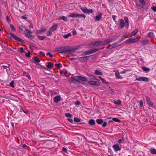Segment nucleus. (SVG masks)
<instances>
[{
  "label": "nucleus",
  "mask_w": 156,
  "mask_h": 156,
  "mask_svg": "<svg viewBox=\"0 0 156 156\" xmlns=\"http://www.w3.org/2000/svg\"><path fill=\"white\" fill-rule=\"evenodd\" d=\"M75 48H73L70 47L66 46L64 47H59L56 48L55 51L60 53H64L65 54H70L75 52Z\"/></svg>",
  "instance_id": "obj_1"
},
{
  "label": "nucleus",
  "mask_w": 156,
  "mask_h": 156,
  "mask_svg": "<svg viewBox=\"0 0 156 156\" xmlns=\"http://www.w3.org/2000/svg\"><path fill=\"white\" fill-rule=\"evenodd\" d=\"M25 35L26 37L32 40L34 38V37L32 35L33 33L29 29H26L24 31Z\"/></svg>",
  "instance_id": "obj_2"
},
{
  "label": "nucleus",
  "mask_w": 156,
  "mask_h": 156,
  "mask_svg": "<svg viewBox=\"0 0 156 156\" xmlns=\"http://www.w3.org/2000/svg\"><path fill=\"white\" fill-rule=\"evenodd\" d=\"M99 50V49L98 48H93L84 51L82 55H90L98 51Z\"/></svg>",
  "instance_id": "obj_3"
},
{
  "label": "nucleus",
  "mask_w": 156,
  "mask_h": 156,
  "mask_svg": "<svg viewBox=\"0 0 156 156\" xmlns=\"http://www.w3.org/2000/svg\"><path fill=\"white\" fill-rule=\"evenodd\" d=\"M10 34L12 37L15 40L18 41L20 43H21L22 44H23L25 43L24 41L20 37H17L15 35H14L13 34L10 33Z\"/></svg>",
  "instance_id": "obj_4"
},
{
  "label": "nucleus",
  "mask_w": 156,
  "mask_h": 156,
  "mask_svg": "<svg viewBox=\"0 0 156 156\" xmlns=\"http://www.w3.org/2000/svg\"><path fill=\"white\" fill-rule=\"evenodd\" d=\"M97 81L94 80L89 81L88 83L91 85L98 86H100V83H99L100 80L98 79L96 80Z\"/></svg>",
  "instance_id": "obj_5"
},
{
  "label": "nucleus",
  "mask_w": 156,
  "mask_h": 156,
  "mask_svg": "<svg viewBox=\"0 0 156 156\" xmlns=\"http://www.w3.org/2000/svg\"><path fill=\"white\" fill-rule=\"evenodd\" d=\"M138 41V39L130 38L127 40L126 41V43L127 44H133L136 42Z\"/></svg>",
  "instance_id": "obj_6"
},
{
  "label": "nucleus",
  "mask_w": 156,
  "mask_h": 156,
  "mask_svg": "<svg viewBox=\"0 0 156 156\" xmlns=\"http://www.w3.org/2000/svg\"><path fill=\"white\" fill-rule=\"evenodd\" d=\"M136 80H138L140 81H144L145 82H147L148 81V78L147 77H141L140 78H136Z\"/></svg>",
  "instance_id": "obj_7"
},
{
  "label": "nucleus",
  "mask_w": 156,
  "mask_h": 156,
  "mask_svg": "<svg viewBox=\"0 0 156 156\" xmlns=\"http://www.w3.org/2000/svg\"><path fill=\"white\" fill-rule=\"evenodd\" d=\"M146 98L147 104H148L150 107H152L153 103L152 101H151L150 98L149 97L146 96Z\"/></svg>",
  "instance_id": "obj_8"
},
{
  "label": "nucleus",
  "mask_w": 156,
  "mask_h": 156,
  "mask_svg": "<svg viewBox=\"0 0 156 156\" xmlns=\"http://www.w3.org/2000/svg\"><path fill=\"white\" fill-rule=\"evenodd\" d=\"M90 56H88L80 57L79 58V60L81 62H85L87 60Z\"/></svg>",
  "instance_id": "obj_9"
},
{
  "label": "nucleus",
  "mask_w": 156,
  "mask_h": 156,
  "mask_svg": "<svg viewBox=\"0 0 156 156\" xmlns=\"http://www.w3.org/2000/svg\"><path fill=\"white\" fill-rule=\"evenodd\" d=\"M125 26V22L122 19H121L119 20V27L121 29H123Z\"/></svg>",
  "instance_id": "obj_10"
},
{
  "label": "nucleus",
  "mask_w": 156,
  "mask_h": 156,
  "mask_svg": "<svg viewBox=\"0 0 156 156\" xmlns=\"http://www.w3.org/2000/svg\"><path fill=\"white\" fill-rule=\"evenodd\" d=\"M53 100L56 103H58V101L61 100V97L60 95H58L55 97L54 99Z\"/></svg>",
  "instance_id": "obj_11"
},
{
  "label": "nucleus",
  "mask_w": 156,
  "mask_h": 156,
  "mask_svg": "<svg viewBox=\"0 0 156 156\" xmlns=\"http://www.w3.org/2000/svg\"><path fill=\"white\" fill-rule=\"evenodd\" d=\"M102 41H97L94 42H93L92 43V44L93 46H96L97 47L99 45L102 44Z\"/></svg>",
  "instance_id": "obj_12"
},
{
  "label": "nucleus",
  "mask_w": 156,
  "mask_h": 156,
  "mask_svg": "<svg viewBox=\"0 0 156 156\" xmlns=\"http://www.w3.org/2000/svg\"><path fill=\"white\" fill-rule=\"evenodd\" d=\"M76 77L77 79L81 80L83 81H86L87 80L86 77H85L82 76H76Z\"/></svg>",
  "instance_id": "obj_13"
},
{
  "label": "nucleus",
  "mask_w": 156,
  "mask_h": 156,
  "mask_svg": "<svg viewBox=\"0 0 156 156\" xmlns=\"http://www.w3.org/2000/svg\"><path fill=\"white\" fill-rule=\"evenodd\" d=\"M112 147L116 151H120L121 149V148L119 147V145L118 144H116L112 146Z\"/></svg>",
  "instance_id": "obj_14"
},
{
  "label": "nucleus",
  "mask_w": 156,
  "mask_h": 156,
  "mask_svg": "<svg viewBox=\"0 0 156 156\" xmlns=\"http://www.w3.org/2000/svg\"><path fill=\"white\" fill-rule=\"evenodd\" d=\"M112 42L111 39H107L104 41H102V45L105 46L108 44L109 43Z\"/></svg>",
  "instance_id": "obj_15"
},
{
  "label": "nucleus",
  "mask_w": 156,
  "mask_h": 156,
  "mask_svg": "<svg viewBox=\"0 0 156 156\" xmlns=\"http://www.w3.org/2000/svg\"><path fill=\"white\" fill-rule=\"evenodd\" d=\"M58 27V24L56 23L53 25L51 28V30L52 31H53L56 30Z\"/></svg>",
  "instance_id": "obj_16"
},
{
  "label": "nucleus",
  "mask_w": 156,
  "mask_h": 156,
  "mask_svg": "<svg viewBox=\"0 0 156 156\" xmlns=\"http://www.w3.org/2000/svg\"><path fill=\"white\" fill-rule=\"evenodd\" d=\"M102 16V14L101 13H100L98 14V15H97L95 17V19L97 21H99L101 20V18Z\"/></svg>",
  "instance_id": "obj_17"
},
{
  "label": "nucleus",
  "mask_w": 156,
  "mask_h": 156,
  "mask_svg": "<svg viewBox=\"0 0 156 156\" xmlns=\"http://www.w3.org/2000/svg\"><path fill=\"white\" fill-rule=\"evenodd\" d=\"M46 66L48 68H53L54 66V64L51 62H48L47 63V65Z\"/></svg>",
  "instance_id": "obj_18"
},
{
  "label": "nucleus",
  "mask_w": 156,
  "mask_h": 156,
  "mask_svg": "<svg viewBox=\"0 0 156 156\" xmlns=\"http://www.w3.org/2000/svg\"><path fill=\"white\" fill-rule=\"evenodd\" d=\"M78 13H72L68 16V17H70L73 18L78 17Z\"/></svg>",
  "instance_id": "obj_19"
},
{
  "label": "nucleus",
  "mask_w": 156,
  "mask_h": 156,
  "mask_svg": "<svg viewBox=\"0 0 156 156\" xmlns=\"http://www.w3.org/2000/svg\"><path fill=\"white\" fill-rule=\"evenodd\" d=\"M81 9L83 13H87L88 9L85 7H82L80 8Z\"/></svg>",
  "instance_id": "obj_20"
},
{
  "label": "nucleus",
  "mask_w": 156,
  "mask_h": 156,
  "mask_svg": "<svg viewBox=\"0 0 156 156\" xmlns=\"http://www.w3.org/2000/svg\"><path fill=\"white\" fill-rule=\"evenodd\" d=\"M88 123L90 125H94L95 124V122L94 119H90L89 120Z\"/></svg>",
  "instance_id": "obj_21"
},
{
  "label": "nucleus",
  "mask_w": 156,
  "mask_h": 156,
  "mask_svg": "<svg viewBox=\"0 0 156 156\" xmlns=\"http://www.w3.org/2000/svg\"><path fill=\"white\" fill-rule=\"evenodd\" d=\"M34 63L38 64H39L38 63L40 62V60L39 58L37 56H35L34 57Z\"/></svg>",
  "instance_id": "obj_22"
},
{
  "label": "nucleus",
  "mask_w": 156,
  "mask_h": 156,
  "mask_svg": "<svg viewBox=\"0 0 156 156\" xmlns=\"http://www.w3.org/2000/svg\"><path fill=\"white\" fill-rule=\"evenodd\" d=\"M20 112H23L27 114H28L29 113V111L27 110H25L24 109H23V108L21 107H20Z\"/></svg>",
  "instance_id": "obj_23"
},
{
  "label": "nucleus",
  "mask_w": 156,
  "mask_h": 156,
  "mask_svg": "<svg viewBox=\"0 0 156 156\" xmlns=\"http://www.w3.org/2000/svg\"><path fill=\"white\" fill-rule=\"evenodd\" d=\"M23 75L27 77L29 79H31V77L30 75L28 73L25 71L23 72Z\"/></svg>",
  "instance_id": "obj_24"
},
{
  "label": "nucleus",
  "mask_w": 156,
  "mask_h": 156,
  "mask_svg": "<svg viewBox=\"0 0 156 156\" xmlns=\"http://www.w3.org/2000/svg\"><path fill=\"white\" fill-rule=\"evenodd\" d=\"M150 153L153 154H156V149L154 148H151L150 150Z\"/></svg>",
  "instance_id": "obj_25"
},
{
  "label": "nucleus",
  "mask_w": 156,
  "mask_h": 156,
  "mask_svg": "<svg viewBox=\"0 0 156 156\" xmlns=\"http://www.w3.org/2000/svg\"><path fill=\"white\" fill-rule=\"evenodd\" d=\"M96 122L99 125L102 124L103 122V120L101 119H96Z\"/></svg>",
  "instance_id": "obj_26"
},
{
  "label": "nucleus",
  "mask_w": 156,
  "mask_h": 156,
  "mask_svg": "<svg viewBox=\"0 0 156 156\" xmlns=\"http://www.w3.org/2000/svg\"><path fill=\"white\" fill-rule=\"evenodd\" d=\"M72 34L71 33H69L68 34H64L63 35V37L65 39H67L69 37L71 36Z\"/></svg>",
  "instance_id": "obj_27"
},
{
  "label": "nucleus",
  "mask_w": 156,
  "mask_h": 156,
  "mask_svg": "<svg viewBox=\"0 0 156 156\" xmlns=\"http://www.w3.org/2000/svg\"><path fill=\"white\" fill-rule=\"evenodd\" d=\"M143 45H145L149 43V41L147 40H144L142 41Z\"/></svg>",
  "instance_id": "obj_28"
},
{
  "label": "nucleus",
  "mask_w": 156,
  "mask_h": 156,
  "mask_svg": "<svg viewBox=\"0 0 156 156\" xmlns=\"http://www.w3.org/2000/svg\"><path fill=\"white\" fill-rule=\"evenodd\" d=\"M115 75L117 78L122 79V77H121L120 76L119 73V72H115Z\"/></svg>",
  "instance_id": "obj_29"
},
{
  "label": "nucleus",
  "mask_w": 156,
  "mask_h": 156,
  "mask_svg": "<svg viewBox=\"0 0 156 156\" xmlns=\"http://www.w3.org/2000/svg\"><path fill=\"white\" fill-rule=\"evenodd\" d=\"M124 20L126 23V25L127 26V27H129V20L127 17H124Z\"/></svg>",
  "instance_id": "obj_30"
},
{
  "label": "nucleus",
  "mask_w": 156,
  "mask_h": 156,
  "mask_svg": "<svg viewBox=\"0 0 156 156\" xmlns=\"http://www.w3.org/2000/svg\"><path fill=\"white\" fill-rule=\"evenodd\" d=\"M46 30V28L44 29H41L40 30H38L36 31V33L40 34L41 33L44 32V31Z\"/></svg>",
  "instance_id": "obj_31"
},
{
  "label": "nucleus",
  "mask_w": 156,
  "mask_h": 156,
  "mask_svg": "<svg viewBox=\"0 0 156 156\" xmlns=\"http://www.w3.org/2000/svg\"><path fill=\"white\" fill-rule=\"evenodd\" d=\"M59 20H62L65 21H68V20L67 19V17L64 16H62L60 17L59 18Z\"/></svg>",
  "instance_id": "obj_32"
},
{
  "label": "nucleus",
  "mask_w": 156,
  "mask_h": 156,
  "mask_svg": "<svg viewBox=\"0 0 156 156\" xmlns=\"http://www.w3.org/2000/svg\"><path fill=\"white\" fill-rule=\"evenodd\" d=\"M55 67L57 68H60L63 67L62 66L61 64L60 63H59L58 64H55Z\"/></svg>",
  "instance_id": "obj_33"
},
{
  "label": "nucleus",
  "mask_w": 156,
  "mask_h": 156,
  "mask_svg": "<svg viewBox=\"0 0 156 156\" xmlns=\"http://www.w3.org/2000/svg\"><path fill=\"white\" fill-rule=\"evenodd\" d=\"M147 36L151 38L153 37H154V35L153 32H151L148 34Z\"/></svg>",
  "instance_id": "obj_34"
},
{
  "label": "nucleus",
  "mask_w": 156,
  "mask_h": 156,
  "mask_svg": "<svg viewBox=\"0 0 156 156\" xmlns=\"http://www.w3.org/2000/svg\"><path fill=\"white\" fill-rule=\"evenodd\" d=\"M138 32V29H137L136 30H135L134 31H133L131 33V35L133 36H134Z\"/></svg>",
  "instance_id": "obj_35"
},
{
  "label": "nucleus",
  "mask_w": 156,
  "mask_h": 156,
  "mask_svg": "<svg viewBox=\"0 0 156 156\" xmlns=\"http://www.w3.org/2000/svg\"><path fill=\"white\" fill-rule=\"evenodd\" d=\"M94 74L97 75H101L102 73L99 70H96L94 72Z\"/></svg>",
  "instance_id": "obj_36"
},
{
  "label": "nucleus",
  "mask_w": 156,
  "mask_h": 156,
  "mask_svg": "<svg viewBox=\"0 0 156 156\" xmlns=\"http://www.w3.org/2000/svg\"><path fill=\"white\" fill-rule=\"evenodd\" d=\"M114 103L117 105H119L121 104L122 102L119 100L114 101Z\"/></svg>",
  "instance_id": "obj_37"
},
{
  "label": "nucleus",
  "mask_w": 156,
  "mask_h": 156,
  "mask_svg": "<svg viewBox=\"0 0 156 156\" xmlns=\"http://www.w3.org/2000/svg\"><path fill=\"white\" fill-rule=\"evenodd\" d=\"M70 81H71L72 82H74L75 81H76L77 82H80V81L77 80H76V79L71 77L70 79H69Z\"/></svg>",
  "instance_id": "obj_38"
},
{
  "label": "nucleus",
  "mask_w": 156,
  "mask_h": 156,
  "mask_svg": "<svg viewBox=\"0 0 156 156\" xmlns=\"http://www.w3.org/2000/svg\"><path fill=\"white\" fill-rule=\"evenodd\" d=\"M10 27L12 30L13 31L15 32L16 31V29L13 26V25L12 24H10Z\"/></svg>",
  "instance_id": "obj_39"
},
{
  "label": "nucleus",
  "mask_w": 156,
  "mask_h": 156,
  "mask_svg": "<svg viewBox=\"0 0 156 156\" xmlns=\"http://www.w3.org/2000/svg\"><path fill=\"white\" fill-rule=\"evenodd\" d=\"M74 121L75 122H80L81 120L78 118L75 117L74 119Z\"/></svg>",
  "instance_id": "obj_40"
},
{
  "label": "nucleus",
  "mask_w": 156,
  "mask_h": 156,
  "mask_svg": "<svg viewBox=\"0 0 156 156\" xmlns=\"http://www.w3.org/2000/svg\"><path fill=\"white\" fill-rule=\"evenodd\" d=\"M65 115L67 118L70 117L71 118L72 116V115L69 113H65Z\"/></svg>",
  "instance_id": "obj_41"
},
{
  "label": "nucleus",
  "mask_w": 156,
  "mask_h": 156,
  "mask_svg": "<svg viewBox=\"0 0 156 156\" xmlns=\"http://www.w3.org/2000/svg\"><path fill=\"white\" fill-rule=\"evenodd\" d=\"M88 76L90 78L91 80H97V79H96V77H95V76L93 75H89Z\"/></svg>",
  "instance_id": "obj_42"
},
{
  "label": "nucleus",
  "mask_w": 156,
  "mask_h": 156,
  "mask_svg": "<svg viewBox=\"0 0 156 156\" xmlns=\"http://www.w3.org/2000/svg\"><path fill=\"white\" fill-rule=\"evenodd\" d=\"M38 38L40 40H42L46 38V37L45 36H38Z\"/></svg>",
  "instance_id": "obj_43"
},
{
  "label": "nucleus",
  "mask_w": 156,
  "mask_h": 156,
  "mask_svg": "<svg viewBox=\"0 0 156 156\" xmlns=\"http://www.w3.org/2000/svg\"><path fill=\"white\" fill-rule=\"evenodd\" d=\"M14 81L12 80L11 81V82L9 83V85L10 87H11L12 88H14L15 86L14 85Z\"/></svg>",
  "instance_id": "obj_44"
},
{
  "label": "nucleus",
  "mask_w": 156,
  "mask_h": 156,
  "mask_svg": "<svg viewBox=\"0 0 156 156\" xmlns=\"http://www.w3.org/2000/svg\"><path fill=\"white\" fill-rule=\"evenodd\" d=\"M22 147L23 148H24L27 150H28L29 148V147L26 144H22Z\"/></svg>",
  "instance_id": "obj_45"
},
{
  "label": "nucleus",
  "mask_w": 156,
  "mask_h": 156,
  "mask_svg": "<svg viewBox=\"0 0 156 156\" xmlns=\"http://www.w3.org/2000/svg\"><path fill=\"white\" fill-rule=\"evenodd\" d=\"M112 120L113 121L117 122H120L121 121L119 119L115 118H113Z\"/></svg>",
  "instance_id": "obj_46"
},
{
  "label": "nucleus",
  "mask_w": 156,
  "mask_h": 156,
  "mask_svg": "<svg viewBox=\"0 0 156 156\" xmlns=\"http://www.w3.org/2000/svg\"><path fill=\"white\" fill-rule=\"evenodd\" d=\"M124 137H122V138L121 139H119V140L118 141V143L119 144L121 143L122 142L124 141Z\"/></svg>",
  "instance_id": "obj_47"
},
{
  "label": "nucleus",
  "mask_w": 156,
  "mask_h": 156,
  "mask_svg": "<svg viewBox=\"0 0 156 156\" xmlns=\"http://www.w3.org/2000/svg\"><path fill=\"white\" fill-rule=\"evenodd\" d=\"M78 17H83L84 18H85L86 16L84 14H78Z\"/></svg>",
  "instance_id": "obj_48"
},
{
  "label": "nucleus",
  "mask_w": 156,
  "mask_h": 156,
  "mask_svg": "<svg viewBox=\"0 0 156 156\" xmlns=\"http://www.w3.org/2000/svg\"><path fill=\"white\" fill-rule=\"evenodd\" d=\"M118 44L117 43L113 44L112 46V48H114L116 47L118 45Z\"/></svg>",
  "instance_id": "obj_49"
},
{
  "label": "nucleus",
  "mask_w": 156,
  "mask_h": 156,
  "mask_svg": "<svg viewBox=\"0 0 156 156\" xmlns=\"http://www.w3.org/2000/svg\"><path fill=\"white\" fill-rule=\"evenodd\" d=\"M140 2L143 5L145 4V2L144 0H139Z\"/></svg>",
  "instance_id": "obj_50"
},
{
  "label": "nucleus",
  "mask_w": 156,
  "mask_h": 156,
  "mask_svg": "<svg viewBox=\"0 0 156 156\" xmlns=\"http://www.w3.org/2000/svg\"><path fill=\"white\" fill-rule=\"evenodd\" d=\"M151 9L154 12H156V7L154 6H153L151 7Z\"/></svg>",
  "instance_id": "obj_51"
},
{
  "label": "nucleus",
  "mask_w": 156,
  "mask_h": 156,
  "mask_svg": "<svg viewBox=\"0 0 156 156\" xmlns=\"http://www.w3.org/2000/svg\"><path fill=\"white\" fill-rule=\"evenodd\" d=\"M46 55L47 56L49 55L50 58L52 57L53 56V55L49 52H48L46 54Z\"/></svg>",
  "instance_id": "obj_52"
},
{
  "label": "nucleus",
  "mask_w": 156,
  "mask_h": 156,
  "mask_svg": "<svg viewBox=\"0 0 156 156\" xmlns=\"http://www.w3.org/2000/svg\"><path fill=\"white\" fill-rule=\"evenodd\" d=\"M30 52H28V53H26L25 54V55L27 57H30Z\"/></svg>",
  "instance_id": "obj_53"
},
{
  "label": "nucleus",
  "mask_w": 156,
  "mask_h": 156,
  "mask_svg": "<svg viewBox=\"0 0 156 156\" xmlns=\"http://www.w3.org/2000/svg\"><path fill=\"white\" fill-rule=\"evenodd\" d=\"M126 38V37H122V38H121V39L120 40H119V43L122 42V41H123V40H124Z\"/></svg>",
  "instance_id": "obj_54"
},
{
  "label": "nucleus",
  "mask_w": 156,
  "mask_h": 156,
  "mask_svg": "<svg viewBox=\"0 0 156 156\" xmlns=\"http://www.w3.org/2000/svg\"><path fill=\"white\" fill-rule=\"evenodd\" d=\"M43 71L45 73H47L49 74V73H48V72H49V71L48 70V69H43Z\"/></svg>",
  "instance_id": "obj_55"
},
{
  "label": "nucleus",
  "mask_w": 156,
  "mask_h": 156,
  "mask_svg": "<svg viewBox=\"0 0 156 156\" xmlns=\"http://www.w3.org/2000/svg\"><path fill=\"white\" fill-rule=\"evenodd\" d=\"M6 18L7 21L9 23L11 22L10 19V18L8 16H6Z\"/></svg>",
  "instance_id": "obj_56"
},
{
  "label": "nucleus",
  "mask_w": 156,
  "mask_h": 156,
  "mask_svg": "<svg viewBox=\"0 0 156 156\" xmlns=\"http://www.w3.org/2000/svg\"><path fill=\"white\" fill-rule=\"evenodd\" d=\"M67 72V71L66 70H64V71H62L61 72V74H64V75H65L66 73Z\"/></svg>",
  "instance_id": "obj_57"
},
{
  "label": "nucleus",
  "mask_w": 156,
  "mask_h": 156,
  "mask_svg": "<svg viewBox=\"0 0 156 156\" xmlns=\"http://www.w3.org/2000/svg\"><path fill=\"white\" fill-rule=\"evenodd\" d=\"M93 12V10L91 9H88L87 13H92Z\"/></svg>",
  "instance_id": "obj_58"
},
{
  "label": "nucleus",
  "mask_w": 156,
  "mask_h": 156,
  "mask_svg": "<svg viewBox=\"0 0 156 156\" xmlns=\"http://www.w3.org/2000/svg\"><path fill=\"white\" fill-rule=\"evenodd\" d=\"M116 17H117V16L115 15H113L112 16V18L115 22H116Z\"/></svg>",
  "instance_id": "obj_59"
},
{
  "label": "nucleus",
  "mask_w": 156,
  "mask_h": 156,
  "mask_svg": "<svg viewBox=\"0 0 156 156\" xmlns=\"http://www.w3.org/2000/svg\"><path fill=\"white\" fill-rule=\"evenodd\" d=\"M52 34V33L50 31H49L48 32L47 34V36H50Z\"/></svg>",
  "instance_id": "obj_60"
},
{
  "label": "nucleus",
  "mask_w": 156,
  "mask_h": 156,
  "mask_svg": "<svg viewBox=\"0 0 156 156\" xmlns=\"http://www.w3.org/2000/svg\"><path fill=\"white\" fill-rule=\"evenodd\" d=\"M101 81L104 83L107 84L108 83L107 82H106L105 80H104L103 79H102Z\"/></svg>",
  "instance_id": "obj_61"
},
{
  "label": "nucleus",
  "mask_w": 156,
  "mask_h": 156,
  "mask_svg": "<svg viewBox=\"0 0 156 156\" xmlns=\"http://www.w3.org/2000/svg\"><path fill=\"white\" fill-rule=\"evenodd\" d=\"M20 50L21 52V53H24L25 52V51L24 50L23 48H22V47L20 48Z\"/></svg>",
  "instance_id": "obj_62"
},
{
  "label": "nucleus",
  "mask_w": 156,
  "mask_h": 156,
  "mask_svg": "<svg viewBox=\"0 0 156 156\" xmlns=\"http://www.w3.org/2000/svg\"><path fill=\"white\" fill-rule=\"evenodd\" d=\"M107 124V122H104L103 123V125H102V126L103 127H105L106 126Z\"/></svg>",
  "instance_id": "obj_63"
},
{
  "label": "nucleus",
  "mask_w": 156,
  "mask_h": 156,
  "mask_svg": "<svg viewBox=\"0 0 156 156\" xmlns=\"http://www.w3.org/2000/svg\"><path fill=\"white\" fill-rule=\"evenodd\" d=\"M67 120L71 123L73 122V121L72 119L69 118L67 119Z\"/></svg>",
  "instance_id": "obj_64"
}]
</instances>
